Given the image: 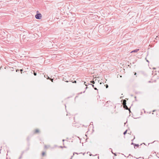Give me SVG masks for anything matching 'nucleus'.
<instances>
[{"mask_svg":"<svg viewBox=\"0 0 159 159\" xmlns=\"http://www.w3.org/2000/svg\"><path fill=\"white\" fill-rule=\"evenodd\" d=\"M20 71L21 72V73H22V71H23V69H20Z\"/></svg>","mask_w":159,"mask_h":159,"instance_id":"a211bd4d","label":"nucleus"},{"mask_svg":"<svg viewBox=\"0 0 159 159\" xmlns=\"http://www.w3.org/2000/svg\"><path fill=\"white\" fill-rule=\"evenodd\" d=\"M34 75L36 76L37 75V74L35 72H34Z\"/></svg>","mask_w":159,"mask_h":159,"instance_id":"ddd939ff","label":"nucleus"},{"mask_svg":"<svg viewBox=\"0 0 159 159\" xmlns=\"http://www.w3.org/2000/svg\"><path fill=\"white\" fill-rule=\"evenodd\" d=\"M66 82H68V81H66Z\"/></svg>","mask_w":159,"mask_h":159,"instance_id":"5701e85b","label":"nucleus"},{"mask_svg":"<svg viewBox=\"0 0 159 159\" xmlns=\"http://www.w3.org/2000/svg\"><path fill=\"white\" fill-rule=\"evenodd\" d=\"M19 71V70H16V72H17V71Z\"/></svg>","mask_w":159,"mask_h":159,"instance_id":"412c9836","label":"nucleus"},{"mask_svg":"<svg viewBox=\"0 0 159 159\" xmlns=\"http://www.w3.org/2000/svg\"><path fill=\"white\" fill-rule=\"evenodd\" d=\"M45 153L44 152H43L42 153V156H44L45 155Z\"/></svg>","mask_w":159,"mask_h":159,"instance_id":"f8f14e48","label":"nucleus"},{"mask_svg":"<svg viewBox=\"0 0 159 159\" xmlns=\"http://www.w3.org/2000/svg\"><path fill=\"white\" fill-rule=\"evenodd\" d=\"M75 153H76V154H78L77 153H76H76H75V152H74V153H73V156H71V159H72V157H73V156L74 155V154H75Z\"/></svg>","mask_w":159,"mask_h":159,"instance_id":"9d476101","label":"nucleus"},{"mask_svg":"<svg viewBox=\"0 0 159 159\" xmlns=\"http://www.w3.org/2000/svg\"><path fill=\"white\" fill-rule=\"evenodd\" d=\"M48 147V146L46 145H45L44 146V148H47Z\"/></svg>","mask_w":159,"mask_h":159,"instance_id":"4468645a","label":"nucleus"},{"mask_svg":"<svg viewBox=\"0 0 159 159\" xmlns=\"http://www.w3.org/2000/svg\"><path fill=\"white\" fill-rule=\"evenodd\" d=\"M146 61H147V62H149V61H148V60H146Z\"/></svg>","mask_w":159,"mask_h":159,"instance_id":"4be33fe9","label":"nucleus"},{"mask_svg":"<svg viewBox=\"0 0 159 159\" xmlns=\"http://www.w3.org/2000/svg\"><path fill=\"white\" fill-rule=\"evenodd\" d=\"M122 104H123V106L126 105V101L125 100H124L123 101Z\"/></svg>","mask_w":159,"mask_h":159,"instance_id":"f03ea898","label":"nucleus"},{"mask_svg":"<svg viewBox=\"0 0 159 159\" xmlns=\"http://www.w3.org/2000/svg\"><path fill=\"white\" fill-rule=\"evenodd\" d=\"M90 82L92 83L93 84L95 83V82L94 81H91Z\"/></svg>","mask_w":159,"mask_h":159,"instance_id":"9b49d317","label":"nucleus"},{"mask_svg":"<svg viewBox=\"0 0 159 159\" xmlns=\"http://www.w3.org/2000/svg\"><path fill=\"white\" fill-rule=\"evenodd\" d=\"M131 145H134L135 146V144H134V143H131Z\"/></svg>","mask_w":159,"mask_h":159,"instance_id":"dca6fc26","label":"nucleus"},{"mask_svg":"<svg viewBox=\"0 0 159 159\" xmlns=\"http://www.w3.org/2000/svg\"><path fill=\"white\" fill-rule=\"evenodd\" d=\"M123 107L125 108V109H128V107H127V106L126 105H124L123 106Z\"/></svg>","mask_w":159,"mask_h":159,"instance_id":"20e7f679","label":"nucleus"},{"mask_svg":"<svg viewBox=\"0 0 159 159\" xmlns=\"http://www.w3.org/2000/svg\"><path fill=\"white\" fill-rule=\"evenodd\" d=\"M139 49H135V50H134L133 51H132L131 52H137L138 51H139Z\"/></svg>","mask_w":159,"mask_h":159,"instance_id":"7ed1b4c3","label":"nucleus"},{"mask_svg":"<svg viewBox=\"0 0 159 159\" xmlns=\"http://www.w3.org/2000/svg\"><path fill=\"white\" fill-rule=\"evenodd\" d=\"M85 83H86V82H84V84H85L86 86H88V85L87 84H85ZM87 88V87H86L85 88V89H86Z\"/></svg>","mask_w":159,"mask_h":159,"instance_id":"423d86ee","label":"nucleus"},{"mask_svg":"<svg viewBox=\"0 0 159 159\" xmlns=\"http://www.w3.org/2000/svg\"><path fill=\"white\" fill-rule=\"evenodd\" d=\"M64 140H64V139H63V140H62V141H64Z\"/></svg>","mask_w":159,"mask_h":159,"instance_id":"a878e982","label":"nucleus"},{"mask_svg":"<svg viewBox=\"0 0 159 159\" xmlns=\"http://www.w3.org/2000/svg\"><path fill=\"white\" fill-rule=\"evenodd\" d=\"M108 86L107 85L106 86V88H107L108 87Z\"/></svg>","mask_w":159,"mask_h":159,"instance_id":"6ab92c4d","label":"nucleus"},{"mask_svg":"<svg viewBox=\"0 0 159 159\" xmlns=\"http://www.w3.org/2000/svg\"><path fill=\"white\" fill-rule=\"evenodd\" d=\"M136 73H135V74H134V75H136Z\"/></svg>","mask_w":159,"mask_h":159,"instance_id":"393cba45","label":"nucleus"},{"mask_svg":"<svg viewBox=\"0 0 159 159\" xmlns=\"http://www.w3.org/2000/svg\"><path fill=\"white\" fill-rule=\"evenodd\" d=\"M35 17L37 19H40L42 17V15L40 13H39L35 15Z\"/></svg>","mask_w":159,"mask_h":159,"instance_id":"f257e3e1","label":"nucleus"},{"mask_svg":"<svg viewBox=\"0 0 159 159\" xmlns=\"http://www.w3.org/2000/svg\"><path fill=\"white\" fill-rule=\"evenodd\" d=\"M111 152H112V153H113V154H114L115 155H116V154H115L113 152H112V151H111Z\"/></svg>","mask_w":159,"mask_h":159,"instance_id":"aec40b11","label":"nucleus"},{"mask_svg":"<svg viewBox=\"0 0 159 159\" xmlns=\"http://www.w3.org/2000/svg\"><path fill=\"white\" fill-rule=\"evenodd\" d=\"M73 83H76V81H73Z\"/></svg>","mask_w":159,"mask_h":159,"instance_id":"f3484780","label":"nucleus"},{"mask_svg":"<svg viewBox=\"0 0 159 159\" xmlns=\"http://www.w3.org/2000/svg\"><path fill=\"white\" fill-rule=\"evenodd\" d=\"M127 131V130H126V131H125L123 133L125 135V134H126Z\"/></svg>","mask_w":159,"mask_h":159,"instance_id":"6e6552de","label":"nucleus"},{"mask_svg":"<svg viewBox=\"0 0 159 159\" xmlns=\"http://www.w3.org/2000/svg\"><path fill=\"white\" fill-rule=\"evenodd\" d=\"M134 139H135V138H134V139L133 140H132V141H133V140Z\"/></svg>","mask_w":159,"mask_h":159,"instance_id":"b1692460","label":"nucleus"},{"mask_svg":"<svg viewBox=\"0 0 159 159\" xmlns=\"http://www.w3.org/2000/svg\"><path fill=\"white\" fill-rule=\"evenodd\" d=\"M88 85H92V87L94 88V85L93 84H88Z\"/></svg>","mask_w":159,"mask_h":159,"instance_id":"1a4fd4ad","label":"nucleus"},{"mask_svg":"<svg viewBox=\"0 0 159 159\" xmlns=\"http://www.w3.org/2000/svg\"><path fill=\"white\" fill-rule=\"evenodd\" d=\"M94 89L95 90H98V89H97V88H95V87H94Z\"/></svg>","mask_w":159,"mask_h":159,"instance_id":"2eb2a0df","label":"nucleus"},{"mask_svg":"<svg viewBox=\"0 0 159 159\" xmlns=\"http://www.w3.org/2000/svg\"><path fill=\"white\" fill-rule=\"evenodd\" d=\"M135 146H137V147H139V144H135V146H134V148H135Z\"/></svg>","mask_w":159,"mask_h":159,"instance_id":"0eeeda50","label":"nucleus"},{"mask_svg":"<svg viewBox=\"0 0 159 159\" xmlns=\"http://www.w3.org/2000/svg\"><path fill=\"white\" fill-rule=\"evenodd\" d=\"M39 129H36L35 130V132H34V133H39Z\"/></svg>","mask_w":159,"mask_h":159,"instance_id":"39448f33","label":"nucleus"},{"mask_svg":"<svg viewBox=\"0 0 159 159\" xmlns=\"http://www.w3.org/2000/svg\"><path fill=\"white\" fill-rule=\"evenodd\" d=\"M155 111V110H153V112H154V111Z\"/></svg>","mask_w":159,"mask_h":159,"instance_id":"bb28decb","label":"nucleus"}]
</instances>
